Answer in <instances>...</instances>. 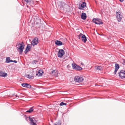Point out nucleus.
<instances>
[{
    "label": "nucleus",
    "mask_w": 125,
    "mask_h": 125,
    "mask_svg": "<svg viewBox=\"0 0 125 125\" xmlns=\"http://www.w3.org/2000/svg\"><path fill=\"white\" fill-rule=\"evenodd\" d=\"M116 17L119 22L121 21L123 18L122 14L120 11L116 12Z\"/></svg>",
    "instance_id": "1"
},
{
    "label": "nucleus",
    "mask_w": 125,
    "mask_h": 125,
    "mask_svg": "<svg viewBox=\"0 0 125 125\" xmlns=\"http://www.w3.org/2000/svg\"><path fill=\"white\" fill-rule=\"evenodd\" d=\"M22 44L19 43L16 45V47L18 49H19L20 53H22L23 51V49H24V45L23 44V42H22Z\"/></svg>",
    "instance_id": "2"
},
{
    "label": "nucleus",
    "mask_w": 125,
    "mask_h": 125,
    "mask_svg": "<svg viewBox=\"0 0 125 125\" xmlns=\"http://www.w3.org/2000/svg\"><path fill=\"white\" fill-rule=\"evenodd\" d=\"M92 21L93 23L97 24H102L103 23L102 21L98 18H94L92 20Z\"/></svg>",
    "instance_id": "3"
},
{
    "label": "nucleus",
    "mask_w": 125,
    "mask_h": 125,
    "mask_svg": "<svg viewBox=\"0 0 125 125\" xmlns=\"http://www.w3.org/2000/svg\"><path fill=\"white\" fill-rule=\"evenodd\" d=\"M30 120V123L31 125H36V123L37 122V120L34 117H31L30 116L29 117Z\"/></svg>",
    "instance_id": "4"
},
{
    "label": "nucleus",
    "mask_w": 125,
    "mask_h": 125,
    "mask_svg": "<svg viewBox=\"0 0 125 125\" xmlns=\"http://www.w3.org/2000/svg\"><path fill=\"white\" fill-rule=\"evenodd\" d=\"M83 79H84L83 77L79 76H76L74 77V81L79 83L82 82Z\"/></svg>",
    "instance_id": "5"
},
{
    "label": "nucleus",
    "mask_w": 125,
    "mask_h": 125,
    "mask_svg": "<svg viewBox=\"0 0 125 125\" xmlns=\"http://www.w3.org/2000/svg\"><path fill=\"white\" fill-rule=\"evenodd\" d=\"M65 53V52L63 50L61 49H59V51L57 54L58 57L61 58Z\"/></svg>",
    "instance_id": "6"
},
{
    "label": "nucleus",
    "mask_w": 125,
    "mask_h": 125,
    "mask_svg": "<svg viewBox=\"0 0 125 125\" xmlns=\"http://www.w3.org/2000/svg\"><path fill=\"white\" fill-rule=\"evenodd\" d=\"M39 40L38 38L37 37H35L33 40L31 44L34 46V45L37 44L39 42Z\"/></svg>",
    "instance_id": "7"
},
{
    "label": "nucleus",
    "mask_w": 125,
    "mask_h": 125,
    "mask_svg": "<svg viewBox=\"0 0 125 125\" xmlns=\"http://www.w3.org/2000/svg\"><path fill=\"white\" fill-rule=\"evenodd\" d=\"M72 67L73 69L77 71H80L82 69V67L80 66L77 65L76 64H72Z\"/></svg>",
    "instance_id": "8"
},
{
    "label": "nucleus",
    "mask_w": 125,
    "mask_h": 125,
    "mask_svg": "<svg viewBox=\"0 0 125 125\" xmlns=\"http://www.w3.org/2000/svg\"><path fill=\"white\" fill-rule=\"evenodd\" d=\"M120 77L122 79H123L125 78V71L121 70L118 73Z\"/></svg>",
    "instance_id": "9"
},
{
    "label": "nucleus",
    "mask_w": 125,
    "mask_h": 125,
    "mask_svg": "<svg viewBox=\"0 0 125 125\" xmlns=\"http://www.w3.org/2000/svg\"><path fill=\"white\" fill-rule=\"evenodd\" d=\"M21 85L23 87L29 88H31V86L28 83H23L21 84Z\"/></svg>",
    "instance_id": "10"
},
{
    "label": "nucleus",
    "mask_w": 125,
    "mask_h": 125,
    "mask_svg": "<svg viewBox=\"0 0 125 125\" xmlns=\"http://www.w3.org/2000/svg\"><path fill=\"white\" fill-rule=\"evenodd\" d=\"M31 46L30 45H27L26 48L25 49V51H24V53L26 54L28 52L31 50Z\"/></svg>",
    "instance_id": "11"
},
{
    "label": "nucleus",
    "mask_w": 125,
    "mask_h": 125,
    "mask_svg": "<svg viewBox=\"0 0 125 125\" xmlns=\"http://www.w3.org/2000/svg\"><path fill=\"white\" fill-rule=\"evenodd\" d=\"M7 74L6 73H5L3 72L0 71V76L5 77L7 76Z\"/></svg>",
    "instance_id": "12"
},
{
    "label": "nucleus",
    "mask_w": 125,
    "mask_h": 125,
    "mask_svg": "<svg viewBox=\"0 0 125 125\" xmlns=\"http://www.w3.org/2000/svg\"><path fill=\"white\" fill-rule=\"evenodd\" d=\"M119 68V65L118 64L116 63L115 64V69L114 71V73L115 74H116L117 71Z\"/></svg>",
    "instance_id": "13"
},
{
    "label": "nucleus",
    "mask_w": 125,
    "mask_h": 125,
    "mask_svg": "<svg viewBox=\"0 0 125 125\" xmlns=\"http://www.w3.org/2000/svg\"><path fill=\"white\" fill-rule=\"evenodd\" d=\"M43 73V72L42 70H39L38 73H37L36 74V76H41L42 75V74Z\"/></svg>",
    "instance_id": "14"
},
{
    "label": "nucleus",
    "mask_w": 125,
    "mask_h": 125,
    "mask_svg": "<svg viewBox=\"0 0 125 125\" xmlns=\"http://www.w3.org/2000/svg\"><path fill=\"white\" fill-rule=\"evenodd\" d=\"M86 6V4L85 2H83L82 4L81 5V6L79 9L80 10H82L83 8L85 7Z\"/></svg>",
    "instance_id": "15"
},
{
    "label": "nucleus",
    "mask_w": 125,
    "mask_h": 125,
    "mask_svg": "<svg viewBox=\"0 0 125 125\" xmlns=\"http://www.w3.org/2000/svg\"><path fill=\"white\" fill-rule=\"evenodd\" d=\"M82 41L84 43H85L87 40L86 36L84 35L82 36Z\"/></svg>",
    "instance_id": "16"
},
{
    "label": "nucleus",
    "mask_w": 125,
    "mask_h": 125,
    "mask_svg": "<svg viewBox=\"0 0 125 125\" xmlns=\"http://www.w3.org/2000/svg\"><path fill=\"white\" fill-rule=\"evenodd\" d=\"M86 18V15L85 13H83L81 16V18L83 20L85 19Z\"/></svg>",
    "instance_id": "17"
},
{
    "label": "nucleus",
    "mask_w": 125,
    "mask_h": 125,
    "mask_svg": "<svg viewBox=\"0 0 125 125\" xmlns=\"http://www.w3.org/2000/svg\"><path fill=\"white\" fill-rule=\"evenodd\" d=\"M55 44L57 45L60 46L62 45V42L60 41L57 40L55 41Z\"/></svg>",
    "instance_id": "18"
},
{
    "label": "nucleus",
    "mask_w": 125,
    "mask_h": 125,
    "mask_svg": "<svg viewBox=\"0 0 125 125\" xmlns=\"http://www.w3.org/2000/svg\"><path fill=\"white\" fill-rule=\"evenodd\" d=\"M51 74L53 75L56 76L58 74L57 71L56 70L53 71L52 72Z\"/></svg>",
    "instance_id": "19"
},
{
    "label": "nucleus",
    "mask_w": 125,
    "mask_h": 125,
    "mask_svg": "<svg viewBox=\"0 0 125 125\" xmlns=\"http://www.w3.org/2000/svg\"><path fill=\"white\" fill-rule=\"evenodd\" d=\"M10 58L9 57H7L6 59V62L9 63L12 62V60L10 59Z\"/></svg>",
    "instance_id": "20"
},
{
    "label": "nucleus",
    "mask_w": 125,
    "mask_h": 125,
    "mask_svg": "<svg viewBox=\"0 0 125 125\" xmlns=\"http://www.w3.org/2000/svg\"><path fill=\"white\" fill-rule=\"evenodd\" d=\"M95 68L97 70L101 71L102 70V67L101 66H95Z\"/></svg>",
    "instance_id": "21"
},
{
    "label": "nucleus",
    "mask_w": 125,
    "mask_h": 125,
    "mask_svg": "<svg viewBox=\"0 0 125 125\" xmlns=\"http://www.w3.org/2000/svg\"><path fill=\"white\" fill-rule=\"evenodd\" d=\"M33 107L30 108L29 110L27 111V112L29 113H31L32 111H33V109L32 108Z\"/></svg>",
    "instance_id": "22"
},
{
    "label": "nucleus",
    "mask_w": 125,
    "mask_h": 125,
    "mask_svg": "<svg viewBox=\"0 0 125 125\" xmlns=\"http://www.w3.org/2000/svg\"><path fill=\"white\" fill-rule=\"evenodd\" d=\"M55 125H60L61 123L60 121H59L57 122H56L55 124Z\"/></svg>",
    "instance_id": "23"
},
{
    "label": "nucleus",
    "mask_w": 125,
    "mask_h": 125,
    "mask_svg": "<svg viewBox=\"0 0 125 125\" xmlns=\"http://www.w3.org/2000/svg\"><path fill=\"white\" fill-rule=\"evenodd\" d=\"M60 105L61 106H62L63 105H66V103H64L63 102H61L60 104Z\"/></svg>",
    "instance_id": "24"
},
{
    "label": "nucleus",
    "mask_w": 125,
    "mask_h": 125,
    "mask_svg": "<svg viewBox=\"0 0 125 125\" xmlns=\"http://www.w3.org/2000/svg\"><path fill=\"white\" fill-rule=\"evenodd\" d=\"M83 35L82 33H80L78 36V37L79 39H80L81 37H82V36Z\"/></svg>",
    "instance_id": "25"
},
{
    "label": "nucleus",
    "mask_w": 125,
    "mask_h": 125,
    "mask_svg": "<svg viewBox=\"0 0 125 125\" xmlns=\"http://www.w3.org/2000/svg\"><path fill=\"white\" fill-rule=\"evenodd\" d=\"M25 1L27 3H30L31 2V0H26Z\"/></svg>",
    "instance_id": "26"
},
{
    "label": "nucleus",
    "mask_w": 125,
    "mask_h": 125,
    "mask_svg": "<svg viewBox=\"0 0 125 125\" xmlns=\"http://www.w3.org/2000/svg\"><path fill=\"white\" fill-rule=\"evenodd\" d=\"M13 62L15 63H17V61L15 60L12 61V62Z\"/></svg>",
    "instance_id": "27"
},
{
    "label": "nucleus",
    "mask_w": 125,
    "mask_h": 125,
    "mask_svg": "<svg viewBox=\"0 0 125 125\" xmlns=\"http://www.w3.org/2000/svg\"><path fill=\"white\" fill-rule=\"evenodd\" d=\"M27 76L28 78H31V76L30 75H28Z\"/></svg>",
    "instance_id": "28"
},
{
    "label": "nucleus",
    "mask_w": 125,
    "mask_h": 125,
    "mask_svg": "<svg viewBox=\"0 0 125 125\" xmlns=\"http://www.w3.org/2000/svg\"><path fill=\"white\" fill-rule=\"evenodd\" d=\"M38 62V61H37L36 60H34L33 61V62L34 63H35V64H36L37 63V62Z\"/></svg>",
    "instance_id": "29"
},
{
    "label": "nucleus",
    "mask_w": 125,
    "mask_h": 125,
    "mask_svg": "<svg viewBox=\"0 0 125 125\" xmlns=\"http://www.w3.org/2000/svg\"><path fill=\"white\" fill-rule=\"evenodd\" d=\"M123 64H125V60L123 62Z\"/></svg>",
    "instance_id": "30"
},
{
    "label": "nucleus",
    "mask_w": 125,
    "mask_h": 125,
    "mask_svg": "<svg viewBox=\"0 0 125 125\" xmlns=\"http://www.w3.org/2000/svg\"><path fill=\"white\" fill-rule=\"evenodd\" d=\"M121 2H122L124 0H119Z\"/></svg>",
    "instance_id": "31"
},
{
    "label": "nucleus",
    "mask_w": 125,
    "mask_h": 125,
    "mask_svg": "<svg viewBox=\"0 0 125 125\" xmlns=\"http://www.w3.org/2000/svg\"><path fill=\"white\" fill-rule=\"evenodd\" d=\"M81 64H82V65H83V63H81Z\"/></svg>",
    "instance_id": "32"
},
{
    "label": "nucleus",
    "mask_w": 125,
    "mask_h": 125,
    "mask_svg": "<svg viewBox=\"0 0 125 125\" xmlns=\"http://www.w3.org/2000/svg\"><path fill=\"white\" fill-rule=\"evenodd\" d=\"M26 0H24V1H25Z\"/></svg>",
    "instance_id": "33"
}]
</instances>
